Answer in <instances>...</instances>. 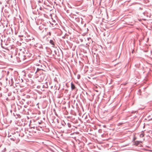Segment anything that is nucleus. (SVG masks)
I'll return each instance as SVG.
<instances>
[{
	"instance_id": "f257e3e1",
	"label": "nucleus",
	"mask_w": 152,
	"mask_h": 152,
	"mask_svg": "<svg viewBox=\"0 0 152 152\" xmlns=\"http://www.w3.org/2000/svg\"><path fill=\"white\" fill-rule=\"evenodd\" d=\"M110 134H103L102 135V137H105L103 139L104 140H107L110 139V137H109V135L110 136Z\"/></svg>"
},
{
	"instance_id": "f03ea898",
	"label": "nucleus",
	"mask_w": 152,
	"mask_h": 152,
	"mask_svg": "<svg viewBox=\"0 0 152 152\" xmlns=\"http://www.w3.org/2000/svg\"><path fill=\"white\" fill-rule=\"evenodd\" d=\"M12 134L13 136L12 137V136L11 137H10V139L11 140H12L13 141H14L16 140V137L14 136V134Z\"/></svg>"
},
{
	"instance_id": "7ed1b4c3",
	"label": "nucleus",
	"mask_w": 152,
	"mask_h": 152,
	"mask_svg": "<svg viewBox=\"0 0 152 152\" xmlns=\"http://www.w3.org/2000/svg\"><path fill=\"white\" fill-rule=\"evenodd\" d=\"M140 141H135L133 142L134 145L136 146H137L140 143Z\"/></svg>"
},
{
	"instance_id": "20e7f679",
	"label": "nucleus",
	"mask_w": 152,
	"mask_h": 152,
	"mask_svg": "<svg viewBox=\"0 0 152 152\" xmlns=\"http://www.w3.org/2000/svg\"><path fill=\"white\" fill-rule=\"evenodd\" d=\"M71 87L72 90L75 89V86L72 83L71 84Z\"/></svg>"
},
{
	"instance_id": "39448f33",
	"label": "nucleus",
	"mask_w": 152,
	"mask_h": 152,
	"mask_svg": "<svg viewBox=\"0 0 152 152\" xmlns=\"http://www.w3.org/2000/svg\"><path fill=\"white\" fill-rule=\"evenodd\" d=\"M50 43L52 45H53V47L54 46V43L53 40H51L50 41Z\"/></svg>"
},
{
	"instance_id": "423d86ee",
	"label": "nucleus",
	"mask_w": 152,
	"mask_h": 152,
	"mask_svg": "<svg viewBox=\"0 0 152 152\" xmlns=\"http://www.w3.org/2000/svg\"><path fill=\"white\" fill-rule=\"evenodd\" d=\"M28 135L29 136H28V135H26L25 136L26 137H27V138H31V135H30L29 134H28ZM25 138V139H27V138Z\"/></svg>"
},
{
	"instance_id": "0eeeda50",
	"label": "nucleus",
	"mask_w": 152,
	"mask_h": 152,
	"mask_svg": "<svg viewBox=\"0 0 152 152\" xmlns=\"http://www.w3.org/2000/svg\"><path fill=\"white\" fill-rule=\"evenodd\" d=\"M18 134V135L19 136H20L21 137L25 136L24 134Z\"/></svg>"
},
{
	"instance_id": "6e6552de",
	"label": "nucleus",
	"mask_w": 152,
	"mask_h": 152,
	"mask_svg": "<svg viewBox=\"0 0 152 152\" xmlns=\"http://www.w3.org/2000/svg\"><path fill=\"white\" fill-rule=\"evenodd\" d=\"M144 134H141L140 135V137H143L144 136Z\"/></svg>"
},
{
	"instance_id": "1a4fd4ad",
	"label": "nucleus",
	"mask_w": 152,
	"mask_h": 152,
	"mask_svg": "<svg viewBox=\"0 0 152 152\" xmlns=\"http://www.w3.org/2000/svg\"><path fill=\"white\" fill-rule=\"evenodd\" d=\"M8 134V137H11L12 136L10 134Z\"/></svg>"
},
{
	"instance_id": "9d476101",
	"label": "nucleus",
	"mask_w": 152,
	"mask_h": 152,
	"mask_svg": "<svg viewBox=\"0 0 152 152\" xmlns=\"http://www.w3.org/2000/svg\"><path fill=\"white\" fill-rule=\"evenodd\" d=\"M134 137L133 138V142L134 141H134L136 140V138L135 137V136L134 135Z\"/></svg>"
},
{
	"instance_id": "9b49d317",
	"label": "nucleus",
	"mask_w": 152,
	"mask_h": 152,
	"mask_svg": "<svg viewBox=\"0 0 152 152\" xmlns=\"http://www.w3.org/2000/svg\"><path fill=\"white\" fill-rule=\"evenodd\" d=\"M6 148H4V149H3V150H2V152H5L6 151Z\"/></svg>"
},
{
	"instance_id": "f8f14e48",
	"label": "nucleus",
	"mask_w": 152,
	"mask_h": 152,
	"mask_svg": "<svg viewBox=\"0 0 152 152\" xmlns=\"http://www.w3.org/2000/svg\"><path fill=\"white\" fill-rule=\"evenodd\" d=\"M67 125L69 127H71V125L70 124L68 123L67 124Z\"/></svg>"
},
{
	"instance_id": "ddd939ff",
	"label": "nucleus",
	"mask_w": 152,
	"mask_h": 152,
	"mask_svg": "<svg viewBox=\"0 0 152 152\" xmlns=\"http://www.w3.org/2000/svg\"><path fill=\"white\" fill-rule=\"evenodd\" d=\"M4 134V135H3V136H4V137H5L7 135L6 134Z\"/></svg>"
},
{
	"instance_id": "4468645a",
	"label": "nucleus",
	"mask_w": 152,
	"mask_h": 152,
	"mask_svg": "<svg viewBox=\"0 0 152 152\" xmlns=\"http://www.w3.org/2000/svg\"><path fill=\"white\" fill-rule=\"evenodd\" d=\"M2 144L0 143V147L2 146Z\"/></svg>"
},
{
	"instance_id": "2eb2a0df",
	"label": "nucleus",
	"mask_w": 152,
	"mask_h": 152,
	"mask_svg": "<svg viewBox=\"0 0 152 152\" xmlns=\"http://www.w3.org/2000/svg\"><path fill=\"white\" fill-rule=\"evenodd\" d=\"M39 69H37V71L36 72H38V71H39Z\"/></svg>"
},
{
	"instance_id": "dca6fc26",
	"label": "nucleus",
	"mask_w": 152,
	"mask_h": 152,
	"mask_svg": "<svg viewBox=\"0 0 152 152\" xmlns=\"http://www.w3.org/2000/svg\"><path fill=\"white\" fill-rule=\"evenodd\" d=\"M95 91H96V92H98V91H97V90H95Z\"/></svg>"
},
{
	"instance_id": "f3484780",
	"label": "nucleus",
	"mask_w": 152,
	"mask_h": 152,
	"mask_svg": "<svg viewBox=\"0 0 152 152\" xmlns=\"http://www.w3.org/2000/svg\"><path fill=\"white\" fill-rule=\"evenodd\" d=\"M95 152H97V151H95Z\"/></svg>"
},
{
	"instance_id": "a211bd4d",
	"label": "nucleus",
	"mask_w": 152,
	"mask_h": 152,
	"mask_svg": "<svg viewBox=\"0 0 152 152\" xmlns=\"http://www.w3.org/2000/svg\"><path fill=\"white\" fill-rule=\"evenodd\" d=\"M91 152H93L91 151Z\"/></svg>"
}]
</instances>
